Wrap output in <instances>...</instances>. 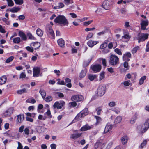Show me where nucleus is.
<instances>
[{"instance_id": "obj_29", "label": "nucleus", "mask_w": 149, "mask_h": 149, "mask_svg": "<svg viewBox=\"0 0 149 149\" xmlns=\"http://www.w3.org/2000/svg\"><path fill=\"white\" fill-rule=\"evenodd\" d=\"M95 118H96V121L95 123V125H97L101 123V121H102V118L99 116H95Z\"/></svg>"}, {"instance_id": "obj_22", "label": "nucleus", "mask_w": 149, "mask_h": 149, "mask_svg": "<svg viewBox=\"0 0 149 149\" xmlns=\"http://www.w3.org/2000/svg\"><path fill=\"white\" fill-rule=\"evenodd\" d=\"M57 43L61 47H63L64 46L65 42L63 39L62 38L59 39L57 40Z\"/></svg>"}, {"instance_id": "obj_10", "label": "nucleus", "mask_w": 149, "mask_h": 149, "mask_svg": "<svg viewBox=\"0 0 149 149\" xmlns=\"http://www.w3.org/2000/svg\"><path fill=\"white\" fill-rule=\"evenodd\" d=\"M105 145V143H102L99 141H97L94 145L95 149H97L99 147L101 149H102Z\"/></svg>"}, {"instance_id": "obj_45", "label": "nucleus", "mask_w": 149, "mask_h": 149, "mask_svg": "<svg viewBox=\"0 0 149 149\" xmlns=\"http://www.w3.org/2000/svg\"><path fill=\"white\" fill-rule=\"evenodd\" d=\"M104 77V72H103L100 73L99 77V80L100 81Z\"/></svg>"}, {"instance_id": "obj_55", "label": "nucleus", "mask_w": 149, "mask_h": 149, "mask_svg": "<svg viewBox=\"0 0 149 149\" xmlns=\"http://www.w3.org/2000/svg\"><path fill=\"white\" fill-rule=\"evenodd\" d=\"M131 38V36L129 35L126 34H124L123 36H122V38L125 39H130Z\"/></svg>"}, {"instance_id": "obj_61", "label": "nucleus", "mask_w": 149, "mask_h": 149, "mask_svg": "<svg viewBox=\"0 0 149 149\" xmlns=\"http://www.w3.org/2000/svg\"><path fill=\"white\" fill-rule=\"evenodd\" d=\"M130 81L129 80L128 81H125L123 82V84L125 86H128L130 85Z\"/></svg>"}, {"instance_id": "obj_34", "label": "nucleus", "mask_w": 149, "mask_h": 149, "mask_svg": "<svg viewBox=\"0 0 149 149\" xmlns=\"http://www.w3.org/2000/svg\"><path fill=\"white\" fill-rule=\"evenodd\" d=\"M146 76H142L139 79V84L140 85H141L143 84L144 82V81L146 79Z\"/></svg>"}, {"instance_id": "obj_9", "label": "nucleus", "mask_w": 149, "mask_h": 149, "mask_svg": "<svg viewBox=\"0 0 149 149\" xmlns=\"http://www.w3.org/2000/svg\"><path fill=\"white\" fill-rule=\"evenodd\" d=\"M148 34L147 33H142L140 34L138 33V37L139 40H141L142 42L144 41L146 39L148 38Z\"/></svg>"}, {"instance_id": "obj_3", "label": "nucleus", "mask_w": 149, "mask_h": 149, "mask_svg": "<svg viewBox=\"0 0 149 149\" xmlns=\"http://www.w3.org/2000/svg\"><path fill=\"white\" fill-rule=\"evenodd\" d=\"M119 60V58L117 56L111 54L110 57L109 63L111 65H116L118 63Z\"/></svg>"}, {"instance_id": "obj_5", "label": "nucleus", "mask_w": 149, "mask_h": 149, "mask_svg": "<svg viewBox=\"0 0 149 149\" xmlns=\"http://www.w3.org/2000/svg\"><path fill=\"white\" fill-rule=\"evenodd\" d=\"M83 96L80 95H74L72 96L71 100L74 102H78L83 101L84 100Z\"/></svg>"}, {"instance_id": "obj_30", "label": "nucleus", "mask_w": 149, "mask_h": 149, "mask_svg": "<svg viewBox=\"0 0 149 149\" xmlns=\"http://www.w3.org/2000/svg\"><path fill=\"white\" fill-rule=\"evenodd\" d=\"M36 33L39 36L41 37L43 34V31L40 29L38 28L36 30Z\"/></svg>"}, {"instance_id": "obj_17", "label": "nucleus", "mask_w": 149, "mask_h": 149, "mask_svg": "<svg viewBox=\"0 0 149 149\" xmlns=\"http://www.w3.org/2000/svg\"><path fill=\"white\" fill-rule=\"evenodd\" d=\"M128 139V137L127 135H123L120 139L122 144L123 145L126 144L127 143Z\"/></svg>"}, {"instance_id": "obj_19", "label": "nucleus", "mask_w": 149, "mask_h": 149, "mask_svg": "<svg viewBox=\"0 0 149 149\" xmlns=\"http://www.w3.org/2000/svg\"><path fill=\"white\" fill-rule=\"evenodd\" d=\"M82 134V133L72 134L71 135L70 138L72 139H75L81 136Z\"/></svg>"}, {"instance_id": "obj_37", "label": "nucleus", "mask_w": 149, "mask_h": 149, "mask_svg": "<svg viewBox=\"0 0 149 149\" xmlns=\"http://www.w3.org/2000/svg\"><path fill=\"white\" fill-rule=\"evenodd\" d=\"M39 93L42 96V97L44 98L46 96V93L45 91L42 89H40L39 91Z\"/></svg>"}, {"instance_id": "obj_32", "label": "nucleus", "mask_w": 149, "mask_h": 149, "mask_svg": "<svg viewBox=\"0 0 149 149\" xmlns=\"http://www.w3.org/2000/svg\"><path fill=\"white\" fill-rule=\"evenodd\" d=\"M65 82L66 83H68L66 85L67 87L68 88H71L72 86V84L71 83V80L69 78H66L65 79Z\"/></svg>"}, {"instance_id": "obj_31", "label": "nucleus", "mask_w": 149, "mask_h": 149, "mask_svg": "<svg viewBox=\"0 0 149 149\" xmlns=\"http://www.w3.org/2000/svg\"><path fill=\"white\" fill-rule=\"evenodd\" d=\"M88 78L91 81H92L97 78V76L96 74H90L88 75Z\"/></svg>"}, {"instance_id": "obj_39", "label": "nucleus", "mask_w": 149, "mask_h": 149, "mask_svg": "<svg viewBox=\"0 0 149 149\" xmlns=\"http://www.w3.org/2000/svg\"><path fill=\"white\" fill-rule=\"evenodd\" d=\"M8 5L9 7H12L14 5V3L12 0H6Z\"/></svg>"}, {"instance_id": "obj_7", "label": "nucleus", "mask_w": 149, "mask_h": 149, "mask_svg": "<svg viewBox=\"0 0 149 149\" xmlns=\"http://www.w3.org/2000/svg\"><path fill=\"white\" fill-rule=\"evenodd\" d=\"M111 5V1L109 0H105L102 4V7L106 10H109Z\"/></svg>"}, {"instance_id": "obj_60", "label": "nucleus", "mask_w": 149, "mask_h": 149, "mask_svg": "<svg viewBox=\"0 0 149 149\" xmlns=\"http://www.w3.org/2000/svg\"><path fill=\"white\" fill-rule=\"evenodd\" d=\"M43 108V105L42 104H39L38 109H37V111H38L39 112V111H40L39 110H41Z\"/></svg>"}, {"instance_id": "obj_25", "label": "nucleus", "mask_w": 149, "mask_h": 149, "mask_svg": "<svg viewBox=\"0 0 149 149\" xmlns=\"http://www.w3.org/2000/svg\"><path fill=\"white\" fill-rule=\"evenodd\" d=\"M33 46L34 49L36 50L40 46V44L38 42H35L33 43H32L31 46Z\"/></svg>"}, {"instance_id": "obj_51", "label": "nucleus", "mask_w": 149, "mask_h": 149, "mask_svg": "<svg viewBox=\"0 0 149 149\" xmlns=\"http://www.w3.org/2000/svg\"><path fill=\"white\" fill-rule=\"evenodd\" d=\"M58 81L57 84H58L65 85V83L64 81L63 80L61 81L60 79H59L57 80Z\"/></svg>"}, {"instance_id": "obj_41", "label": "nucleus", "mask_w": 149, "mask_h": 149, "mask_svg": "<svg viewBox=\"0 0 149 149\" xmlns=\"http://www.w3.org/2000/svg\"><path fill=\"white\" fill-rule=\"evenodd\" d=\"M82 117H83L81 116V114L80 113H79L76 116L74 119L77 120V121H79L80 120Z\"/></svg>"}, {"instance_id": "obj_47", "label": "nucleus", "mask_w": 149, "mask_h": 149, "mask_svg": "<svg viewBox=\"0 0 149 149\" xmlns=\"http://www.w3.org/2000/svg\"><path fill=\"white\" fill-rule=\"evenodd\" d=\"M95 110L97 112V115H100L101 114V112L102 110L101 108L100 107H97L96 108Z\"/></svg>"}, {"instance_id": "obj_1", "label": "nucleus", "mask_w": 149, "mask_h": 149, "mask_svg": "<svg viewBox=\"0 0 149 149\" xmlns=\"http://www.w3.org/2000/svg\"><path fill=\"white\" fill-rule=\"evenodd\" d=\"M54 21L56 23L61 24L63 26H68L69 24L68 21L63 15H58L55 19Z\"/></svg>"}, {"instance_id": "obj_49", "label": "nucleus", "mask_w": 149, "mask_h": 149, "mask_svg": "<svg viewBox=\"0 0 149 149\" xmlns=\"http://www.w3.org/2000/svg\"><path fill=\"white\" fill-rule=\"evenodd\" d=\"M26 91V90L25 89H23L17 91V93L19 94H21L25 92Z\"/></svg>"}, {"instance_id": "obj_44", "label": "nucleus", "mask_w": 149, "mask_h": 149, "mask_svg": "<svg viewBox=\"0 0 149 149\" xmlns=\"http://www.w3.org/2000/svg\"><path fill=\"white\" fill-rule=\"evenodd\" d=\"M107 46V43L104 42L101 45L100 47L102 49L106 48Z\"/></svg>"}, {"instance_id": "obj_57", "label": "nucleus", "mask_w": 149, "mask_h": 149, "mask_svg": "<svg viewBox=\"0 0 149 149\" xmlns=\"http://www.w3.org/2000/svg\"><path fill=\"white\" fill-rule=\"evenodd\" d=\"M26 75L25 72H22L20 74L19 78L20 79H23L25 78L26 77Z\"/></svg>"}, {"instance_id": "obj_62", "label": "nucleus", "mask_w": 149, "mask_h": 149, "mask_svg": "<svg viewBox=\"0 0 149 149\" xmlns=\"http://www.w3.org/2000/svg\"><path fill=\"white\" fill-rule=\"evenodd\" d=\"M102 65L103 66L106 67L107 66L106 60L105 59L102 58Z\"/></svg>"}, {"instance_id": "obj_48", "label": "nucleus", "mask_w": 149, "mask_h": 149, "mask_svg": "<svg viewBox=\"0 0 149 149\" xmlns=\"http://www.w3.org/2000/svg\"><path fill=\"white\" fill-rule=\"evenodd\" d=\"M139 48V47L138 46L135 47L132 49V53L133 54L136 53L137 52V51Z\"/></svg>"}, {"instance_id": "obj_16", "label": "nucleus", "mask_w": 149, "mask_h": 149, "mask_svg": "<svg viewBox=\"0 0 149 149\" xmlns=\"http://www.w3.org/2000/svg\"><path fill=\"white\" fill-rule=\"evenodd\" d=\"M148 24V20L142 21L140 23L141 29L142 30H145L146 29V27Z\"/></svg>"}, {"instance_id": "obj_28", "label": "nucleus", "mask_w": 149, "mask_h": 149, "mask_svg": "<svg viewBox=\"0 0 149 149\" xmlns=\"http://www.w3.org/2000/svg\"><path fill=\"white\" fill-rule=\"evenodd\" d=\"M19 35L24 40H26L27 38L26 35L22 31H20L19 32Z\"/></svg>"}, {"instance_id": "obj_35", "label": "nucleus", "mask_w": 149, "mask_h": 149, "mask_svg": "<svg viewBox=\"0 0 149 149\" xmlns=\"http://www.w3.org/2000/svg\"><path fill=\"white\" fill-rule=\"evenodd\" d=\"M147 144V140L146 139L144 140L142 143H141L140 145L139 146V148L142 149L144 146H146Z\"/></svg>"}, {"instance_id": "obj_63", "label": "nucleus", "mask_w": 149, "mask_h": 149, "mask_svg": "<svg viewBox=\"0 0 149 149\" xmlns=\"http://www.w3.org/2000/svg\"><path fill=\"white\" fill-rule=\"evenodd\" d=\"M45 113L49 118H51L52 117V116L51 115V112L49 109Z\"/></svg>"}, {"instance_id": "obj_50", "label": "nucleus", "mask_w": 149, "mask_h": 149, "mask_svg": "<svg viewBox=\"0 0 149 149\" xmlns=\"http://www.w3.org/2000/svg\"><path fill=\"white\" fill-rule=\"evenodd\" d=\"M36 102L35 100L33 98H29V103L33 104L35 103Z\"/></svg>"}, {"instance_id": "obj_64", "label": "nucleus", "mask_w": 149, "mask_h": 149, "mask_svg": "<svg viewBox=\"0 0 149 149\" xmlns=\"http://www.w3.org/2000/svg\"><path fill=\"white\" fill-rule=\"evenodd\" d=\"M93 33H89V34L86 37V39L88 40V39L91 38L93 36Z\"/></svg>"}, {"instance_id": "obj_15", "label": "nucleus", "mask_w": 149, "mask_h": 149, "mask_svg": "<svg viewBox=\"0 0 149 149\" xmlns=\"http://www.w3.org/2000/svg\"><path fill=\"white\" fill-rule=\"evenodd\" d=\"M46 30L47 33V34H49L52 37L54 36V34L52 26H49L46 27Z\"/></svg>"}, {"instance_id": "obj_59", "label": "nucleus", "mask_w": 149, "mask_h": 149, "mask_svg": "<svg viewBox=\"0 0 149 149\" xmlns=\"http://www.w3.org/2000/svg\"><path fill=\"white\" fill-rule=\"evenodd\" d=\"M123 66L125 68H128L127 70L128 69L129 66L128 65V62L125 61L123 63Z\"/></svg>"}, {"instance_id": "obj_23", "label": "nucleus", "mask_w": 149, "mask_h": 149, "mask_svg": "<svg viewBox=\"0 0 149 149\" xmlns=\"http://www.w3.org/2000/svg\"><path fill=\"white\" fill-rule=\"evenodd\" d=\"M98 42L97 41H94L92 40H89L87 42V44L90 47H92L94 45Z\"/></svg>"}, {"instance_id": "obj_56", "label": "nucleus", "mask_w": 149, "mask_h": 149, "mask_svg": "<svg viewBox=\"0 0 149 149\" xmlns=\"http://www.w3.org/2000/svg\"><path fill=\"white\" fill-rule=\"evenodd\" d=\"M93 21V20H89L88 21L85 22L84 23V25L85 26H88Z\"/></svg>"}, {"instance_id": "obj_36", "label": "nucleus", "mask_w": 149, "mask_h": 149, "mask_svg": "<svg viewBox=\"0 0 149 149\" xmlns=\"http://www.w3.org/2000/svg\"><path fill=\"white\" fill-rule=\"evenodd\" d=\"M137 114L136 113L133 116V117L132 118L131 121L130 123H131L133 124L135 122L137 118Z\"/></svg>"}, {"instance_id": "obj_26", "label": "nucleus", "mask_w": 149, "mask_h": 149, "mask_svg": "<svg viewBox=\"0 0 149 149\" xmlns=\"http://www.w3.org/2000/svg\"><path fill=\"white\" fill-rule=\"evenodd\" d=\"M21 8L18 7H13L9 9V11L12 13H17L19 11Z\"/></svg>"}, {"instance_id": "obj_27", "label": "nucleus", "mask_w": 149, "mask_h": 149, "mask_svg": "<svg viewBox=\"0 0 149 149\" xmlns=\"http://www.w3.org/2000/svg\"><path fill=\"white\" fill-rule=\"evenodd\" d=\"M122 118L121 116H117L115 119L114 121L115 124L120 123L122 120Z\"/></svg>"}, {"instance_id": "obj_38", "label": "nucleus", "mask_w": 149, "mask_h": 149, "mask_svg": "<svg viewBox=\"0 0 149 149\" xmlns=\"http://www.w3.org/2000/svg\"><path fill=\"white\" fill-rule=\"evenodd\" d=\"M13 41L14 43L18 44L20 42L21 40L19 37H17L13 39Z\"/></svg>"}, {"instance_id": "obj_12", "label": "nucleus", "mask_w": 149, "mask_h": 149, "mask_svg": "<svg viewBox=\"0 0 149 149\" xmlns=\"http://www.w3.org/2000/svg\"><path fill=\"white\" fill-rule=\"evenodd\" d=\"M113 127V125L110 123H108L106 124L104 130V133H106L110 131Z\"/></svg>"}, {"instance_id": "obj_53", "label": "nucleus", "mask_w": 149, "mask_h": 149, "mask_svg": "<svg viewBox=\"0 0 149 149\" xmlns=\"http://www.w3.org/2000/svg\"><path fill=\"white\" fill-rule=\"evenodd\" d=\"M115 52L119 55H121L122 53L121 51L118 48H117L115 49Z\"/></svg>"}, {"instance_id": "obj_8", "label": "nucleus", "mask_w": 149, "mask_h": 149, "mask_svg": "<svg viewBox=\"0 0 149 149\" xmlns=\"http://www.w3.org/2000/svg\"><path fill=\"white\" fill-rule=\"evenodd\" d=\"M65 104V102L63 101L60 103L58 101H56L54 103L53 106L54 108H57L58 109H60L62 108Z\"/></svg>"}, {"instance_id": "obj_33", "label": "nucleus", "mask_w": 149, "mask_h": 149, "mask_svg": "<svg viewBox=\"0 0 149 149\" xmlns=\"http://www.w3.org/2000/svg\"><path fill=\"white\" fill-rule=\"evenodd\" d=\"M23 116L21 115H18L17 116V122L20 123L23 120Z\"/></svg>"}, {"instance_id": "obj_11", "label": "nucleus", "mask_w": 149, "mask_h": 149, "mask_svg": "<svg viewBox=\"0 0 149 149\" xmlns=\"http://www.w3.org/2000/svg\"><path fill=\"white\" fill-rule=\"evenodd\" d=\"M40 68L39 67H36L33 68V75L34 77H38L40 72Z\"/></svg>"}, {"instance_id": "obj_46", "label": "nucleus", "mask_w": 149, "mask_h": 149, "mask_svg": "<svg viewBox=\"0 0 149 149\" xmlns=\"http://www.w3.org/2000/svg\"><path fill=\"white\" fill-rule=\"evenodd\" d=\"M14 57L13 56H11L8 58L6 61V63H8L12 61L14 59Z\"/></svg>"}, {"instance_id": "obj_43", "label": "nucleus", "mask_w": 149, "mask_h": 149, "mask_svg": "<svg viewBox=\"0 0 149 149\" xmlns=\"http://www.w3.org/2000/svg\"><path fill=\"white\" fill-rule=\"evenodd\" d=\"M64 3L66 5H68L70 4H71L74 3L73 1L71 0H64Z\"/></svg>"}, {"instance_id": "obj_52", "label": "nucleus", "mask_w": 149, "mask_h": 149, "mask_svg": "<svg viewBox=\"0 0 149 149\" xmlns=\"http://www.w3.org/2000/svg\"><path fill=\"white\" fill-rule=\"evenodd\" d=\"M16 4L21 5L23 3V0H14Z\"/></svg>"}, {"instance_id": "obj_42", "label": "nucleus", "mask_w": 149, "mask_h": 149, "mask_svg": "<svg viewBox=\"0 0 149 149\" xmlns=\"http://www.w3.org/2000/svg\"><path fill=\"white\" fill-rule=\"evenodd\" d=\"M52 97L51 96H48L45 98V100L47 102H49L52 101Z\"/></svg>"}, {"instance_id": "obj_24", "label": "nucleus", "mask_w": 149, "mask_h": 149, "mask_svg": "<svg viewBox=\"0 0 149 149\" xmlns=\"http://www.w3.org/2000/svg\"><path fill=\"white\" fill-rule=\"evenodd\" d=\"M7 80V77L5 75L2 76L0 78V85H2L5 83Z\"/></svg>"}, {"instance_id": "obj_21", "label": "nucleus", "mask_w": 149, "mask_h": 149, "mask_svg": "<svg viewBox=\"0 0 149 149\" xmlns=\"http://www.w3.org/2000/svg\"><path fill=\"white\" fill-rule=\"evenodd\" d=\"M87 73V70L85 68L84 70H82L80 73L79 74V77L81 78H84L86 74Z\"/></svg>"}, {"instance_id": "obj_40", "label": "nucleus", "mask_w": 149, "mask_h": 149, "mask_svg": "<svg viewBox=\"0 0 149 149\" xmlns=\"http://www.w3.org/2000/svg\"><path fill=\"white\" fill-rule=\"evenodd\" d=\"M110 51V50L107 48H105L104 49H101V51H100L101 53L103 54H105L108 53Z\"/></svg>"}, {"instance_id": "obj_4", "label": "nucleus", "mask_w": 149, "mask_h": 149, "mask_svg": "<svg viewBox=\"0 0 149 149\" xmlns=\"http://www.w3.org/2000/svg\"><path fill=\"white\" fill-rule=\"evenodd\" d=\"M149 128V119L147 120L142 125L141 128V132L142 133H144Z\"/></svg>"}, {"instance_id": "obj_54", "label": "nucleus", "mask_w": 149, "mask_h": 149, "mask_svg": "<svg viewBox=\"0 0 149 149\" xmlns=\"http://www.w3.org/2000/svg\"><path fill=\"white\" fill-rule=\"evenodd\" d=\"M29 39L34 40H36V38L33 36L31 33H29Z\"/></svg>"}, {"instance_id": "obj_13", "label": "nucleus", "mask_w": 149, "mask_h": 149, "mask_svg": "<svg viewBox=\"0 0 149 149\" xmlns=\"http://www.w3.org/2000/svg\"><path fill=\"white\" fill-rule=\"evenodd\" d=\"M131 56L130 53L129 52H126L123 55V60L128 62L130 60L129 58L131 57Z\"/></svg>"}, {"instance_id": "obj_6", "label": "nucleus", "mask_w": 149, "mask_h": 149, "mask_svg": "<svg viewBox=\"0 0 149 149\" xmlns=\"http://www.w3.org/2000/svg\"><path fill=\"white\" fill-rule=\"evenodd\" d=\"M101 65L99 64L93 65L91 66V69L95 73L100 72L101 69Z\"/></svg>"}, {"instance_id": "obj_58", "label": "nucleus", "mask_w": 149, "mask_h": 149, "mask_svg": "<svg viewBox=\"0 0 149 149\" xmlns=\"http://www.w3.org/2000/svg\"><path fill=\"white\" fill-rule=\"evenodd\" d=\"M0 32L4 33H6V31L2 26L0 25Z\"/></svg>"}, {"instance_id": "obj_2", "label": "nucleus", "mask_w": 149, "mask_h": 149, "mask_svg": "<svg viewBox=\"0 0 149 149\" xmlns=\"http://www.w3.org/2000/svg\"><path fill=\"white\" fill-rule=\"evenodd\" d=\"M106 91V87L104 85H101L99 86L97 89V94L96 95L97 97H100L103 96L105 93Z\"/></svg>"}, {"instance_id": "obj_14", "label": "nucleus", "mask_w": 149, "mask_h": 149, "mask_svg": "<svg viewBox=\"0 0 149 149\" xmlns=\"http://www.w3.org/2000/svg\"><path fill=\"white\" fill-rule=\"evenodd\" d=\"M14 111L13 107H10L3 114L5 116H9L12 114Z\"/></svg>"}, {"instance_id": "obj_18", "label": "nucleus", "mask_w": 149, "mask_h": 149, "mask_svg": "<svg viewBox=\"0 0 149 149\" xmlns=\"http://www.w3.org/2000/svg\"><path fill=\"white\" fill-rule=\"evenodd\" d=\"M79 113L81 115V116L84 117L88 114L89 113L88 109L87 108H85Z\"/></svg>"}, {"instance_id": "obj_20", "label": "nucleus", "mask_w": 149, "mask_h": 149, "mask_svg": "<svg viewBox=\"0 0 149 149\" xmlns=\"http://www.w3.org/2000/svg\"><path fill=\"white\" fill-rule=\"evenodd\" d=\"M91 127L88 125V124H86L85 125L83 126L80 129L81 131H85L91 129Z\"/></svg>"}]
</instances>
